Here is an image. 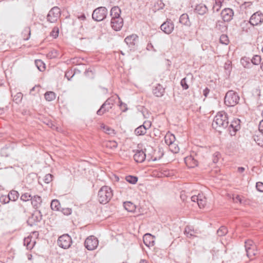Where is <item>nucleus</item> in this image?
<instances>
[{
	"label": "nucleus",
	"instance_id": "1",
	"mask_svg": "<svg viewBox=\"0 0 263 263\" xmlns=\"http://www.w3.org/2000/svg\"><path fill=\"white\" fill-rule=\"evenodd\" d=\"M229 124L228 115L223 111L218 112L214 118L212 126L214 128L217 129L226 128L228 127Z\"/></svg>",
	"mask_w": 263,
	"mask_h": 263
},
{
	"label": "nucleus",
	"instance_id": "2",
	"mask_svg": "<svg viewBox=\"0 0 263 263\" xmlns=\"http://www.w3.org/2000/svg\"><path fill=\"white\" fill-rule=\"evenodd\" d=\"M112 195L111 189L108 186H103L98 192V199L100 203L106 204L110 200Z\"/></svg>",
	"mask_w": 263,
	"mask_h": 263
},
{
	"label": "nucleus",
	"instance_id": "3",
	"mask_svg": "<svg viewBox=\"0 0 263 263\" xmlns=\"http://www.w3.org/2000/svg\"><path fill=\"white\" fill-rule=\"evenodd\" d=\"M239 101L237 93L233 90H229L226 94L224 103L228 106H234Z\"/></svg>",
	"mask_w": 263,
	"mask_h": 263
},
{
	"label": "nucleus",
	"instance_id": "4",
	"mask_svg": "<svg viewBox=\"0 0 263 263\" xmlns=\"http://www.w3.org/2000/svg\"><path fill=\"white\" fill-rule=\"evenodd\" d=\"M107 14V9L104 7H100L93 11L92 18L96 21L100 22L106 18Z\"/></svg>",
	"mask_w": 263,
	"mask_h": 263
},
{
	"label": "nucleus",
	"instance_id": "5",
	"mask_svg": "<svg viewBox=\"0 0 263 263\" xmlns=\"http://www.w3.org/2000/svg\"><path fill=\"white\" fill-rule=\"evenodd\" d=\"M72 239L68 234H64L59 237L58 240V244L62 248L68 249L71 245Z\"/></svg>",
	"mask_w": 263,
	"mask_h": 263
},
{
	"label": "nucleus",
	"instance_id": "6",
	"mask_svg": "<svg viewBox=\"0 0 263 263\" xmlns=\"http://www.w3.org/2000/svg\"><path fill=\"white\" fill-rule=\"evenodd\" d=\"M61 11L59 7H53L48 12L47 16V20L50 23H55L60 17Z\"/></svg>",
	"mask_w": 263,
	"mask_h": 263
},
{
	"label": "nucleus",
	"instance_id": "7",
	"mask_svg": "<svg viewBox=\"0 0 263 263\" xmlns=\"http://www.w3.org/2000/svg\"><path fill=\"white\" fill-rule=\"evenodd\" d=\"M99 241L94 236L88 237L84 242L85 248L88 250H93L98 246Z\"/></svg>",
	"mask_w": 263,
	"mask_h": 263
},
{
	"label": "nucleus",
	"instance_id": "8",
	"mask_svg": "<svg viewBox=\"0 0 263 263\" xmlns=\"http://www.w3.org/2000/svg\"><path fill=\"white\" fill-rule=\"evenodd\" d=\"M249 21L253 26L261 24L263 22V13L260 11L254 13L251 16Z\"/></svg>",
	"mask_w": 263,
	"mask_h": 263
},
{
	"label": "nucleus",
	"instance_id": "9",
	"mask_svg": "<svg viewBox=\"0 0 263 263\" xmlns=\"http://www.w3.org/2000/svg\"><path fill=\"white\" fill-rule=\"evenodd\" d=\"M240 121L238 119H234L231 121L230 125H228V128L231 136L235 135L236 132L238 131L240 128Z\"/></svg>",
	"mask_w": 263,
	"mask_h": 263
},
{
	"label": "nucleus",
	"instance_id": "10",
	"mask_svg": "<svg viewBox=\"0 0 263 263\" xmlns=\"http://www.w3.org/2000/svg\"><path fill=\"white\" fill-rule=\"evenodd\" d=\"M221 15L224 22H230L232 20L234 12L231 8H225L223 9L221 12Z\"/></svg>",
	"mask_w": 263,
	"mask_h": 263
},
{
	"label": "nucleus",
	"instance_id": "11",
	"mask_svg": "<svg viewBox=\"0 0 263 263\" xmlns=\"http://www.w3.org/2000/svg\"><path fill=\"white\" fill-rule=\"evenodd\" d=\"M111 28L115 31H119L123 26V20L122 17L111 19Z\"/></svg>",
	"mask_w": 263,
	"mask_h": 263
},
{
	"label": "nucleus",
	"instance_id": "12",
	"mask_svg": "<svg viewBox=\"0 0 263 263\" xmlns=\"http://www.w3.org/2000/svg\"><path fill=\"white\" fill-rule=\"evenodd\" d=\"M174 28V24L171 20L164 22L160 26L161 30L167 34L172 32Z\"/></svg>",
	"mask_w": 263,
	"mask_h": 263
},
{
	"label": "nucleus",
	"instance_id": "13",
	"mask_svg": "<svg viewBox=\"0 0 263 263\" xmlns=\"http://www.w3.org/2000/svg\"><path fill=\"white\" fill-rule=\"evenodd\" d=\"M138 41V36L135 34H133L127 36L125 39L124 42L127 44L130 48H134L136 44Z\"/></svg>",
	"mask_w": 263,
	"mask_h": 263
},
{
	"label": "nucleus",
	"instance_id": "14",
	"mask_svg": "<svg viewBox=\"0 0 263 263\" xmlns=\"http://www.w3.org/2000/svg\"><path fill=\"white\" fill-rule=\"evenodd\" d=\"M208 11V8L205 4H199L196 5L194 12L199 15H203Z\"/></svg>",
	"mask_w": 263,
	"mask_h": 263
},
{
	"label": "nucleus",
	"instance_id": "15",
	"mask_svg": "<svg viewBox=\"0 0 263 263\" xmlns=\"http://www.w3.org/2000/svg\"><path fill=\"white\" fill-rule=\"evenodd\" d=\"M146 155L142 150H137L134 155V159L138 163H142L145 159Z\"/></svg>",
	"mask_w": 263,
	"mask_h": 263
},
{
	"label": "nucleus",
	"instance_id": "16",
	"mask_svg": "<svg viewBox=\"0 0 263 263\" xmlns=\"http://www.w3.org/2000/svg\"><path fill=\"white\" fill-rule=\"evenodd\" d=\"M185 163L190 167H194L198 165V161L193 156H189L185 158Z\"/></svg>",
	"mask_w": 263,
	"mask_h": 263
},
{
	"label": "nucleus",
	"instance_id": "17",
	"mask_svg": "<svg viewBox=\"0 0 263 263\" xmlns=\"http://www.w3.org/2000/svg\"><path fill=\"white\" fill-rule=\"evenodd\" d=\"M164 92V89L163 86L159 84H157L156 86L154 87L153 89V94L157 97H162Z\"/></svg>",
	"mask_w": 263,
	"mask_h": 263
},
{
	"label": "nucleus",
	"instance_id": "18",
	"mask_svg": "<svg viewBox=\"0 0 263 263\" xmlns=\"http://www.w3.org/2000/svg\"><path fill=\"white\" fill-rule=\"evenodd\" d=\"M31 200V204L34 209H37L41 206L42 200L40 196L38 195H35L32 197Z\"/></svg>",
	"mask_w": 263,
	"mask_h": 263
},
{
	"label": "nucleus",
	"instance_id": "19",
	"mask_svg": "<svg viewBox=\"0 0 263 263\" xmlns=\"http://www.w3.org/2000/svg\"><path fill=\"white\" fill-rule=\"evenodd\" d=\"M143 242L146 246H153L154 244V238L151 234L147 233L143 236Z\"/></svg>",
	"mask_w": 263,
	"mask_h": 263
},
{
	"label": "nucleus",
	"instance_id": "20",
	"mask_svg": "<svg viewBox=\"0 0 263 263\" xmlns=\"http://www.w3.org/2000/svg\"><path fill=\"white\" fill-rule=\"evenodd\" d=\"M112 107L108 104H106L105 102L101 106L100 108L97 111V114L99 116H102L105 113L108 112L110 109H112Z\"/></svg>",
	"mask_w": 263,
	"mask_h": 263
},
{
	"label": "nucleus",
	"instance_id": "21",
	"mask_svg": "<svg viewBox=\"0 0 263 263\" xmlns=\"http://www.w3.org/2000/svg\"><path fill=\"white\" fill-rule=\"evenodd\" d=\"M9 212L12 213V214H16L20 212L25 213L26 212V210L25 208L21 204L17 205L15 204L11 207V210L9 211Z\"/></svg>",
	"mask_w": 263,
	"mask_h": 263
},
{
	"label": "nucleus",
	"instance_id": "22",
	"mask_svg": "<svg viewBox=\"0 0 263 263\" xmlns=\"http://www.w3.org/2000/svg\"><path fill=\"white\" fill-rule=\"evenodd\" d=\"M121 9L118 6L113 7L110 10V16H111V19L121 17Z\"/></svg>",
	"mask_w": 263,
	"mask_h": 263
},
{
	"label": "nucleus",
	"instance_id": "23",
	"mask_svg": "<svg viewBox=\"0 0 263 263\" xmlns=\"http://www.w3.org/2000/svg\"><path fill=\"white\" fill-rule=\"evenodd\" d=\"M179 22L185 26H190L191 25V22L189 20V17L186 13L182 14L179 18Z\"/></svg>",
	"mask_w": 263,
	"mask_h": 263
},
{
	"label": "nucleus",
	"instance_id": "24",
	"mask_svg": "<svg viewBox=\"0 0 263 263\" xmlns=\"http://www.w3.org/2000/svg\"><path fill=\"white\" fill-rule=\"evenodd\" d=\"M123 206L126 210L128 212H133L136 210L135 205L130 201L124 202Z\"/></svg>",
	"mask_w": 263,
	"mask_h": 263
},
{
	"label": "nucleus",
	"instance_id": "25",
	"mask_svg": "<svg viewBox=\"0 0 263 263\" xmlns=\"http://www.w3.org/2000/svg\"><path fill=\"white\" fill-rule=\"evenodd\" d=\"M164 141L165 143L169 145L172 144V143L175 142V137L173 134H167L164 137Z\"/></svg>",
	"mask_w": 263,
	"mask_h": 263
},
{
	"label": "nucleus",
	"instance_id": "26",
	"mask_svg": "<svg viewBox=\"0 0 263 263\" xmlns=\"http://www.w3.org/2000/svg\"><path fill=\"white\" fill-rule=\"evenodd\" d=\"M206 198L202 194H199V198L197 204L200 208H204L206 204Z\"/></svg>",
	"mask_w": 263,
	"mask_h": 263
},
{
	"label": "nucleus",
	"instance_id": "27",
	"mask_svg": "<svg viewBox=\"0 0 263 263\" xmlns=\"http://www.w3.org/2000/svg\"><path fill=\"white\" fill-rule=\"evenodd\" d=\"M195 231L191 227L186 226L185 228L184 234L187 237L191 238L192 236H195Z\"/></svg>",
	"mask_w": 263,
	"mask_h": 263
},
{
	"label": "nucleus",
	"instance_id": "28",
	"mask_svg": "<svg viewBox=\"0 0 263 263\" xmlns=\"http://www.w3.org/2000/svg\"><path fill=\"white\" fill-rule=\"evenodd\" d=\"M8 196L10 201H15L18 199L19 197V193L16 191L12 190L8 194Z\"/></svg>",
	"mask_w": 263,
	"mask_h": 263
},
{
	"label": "nucleus",
	"instance_id": "29",
	"mask_svg": "<svg viewBox=\"0 0 263 263\" xmlns=\"http://www.w3.org/2000/svg\"><path fill=\"white\" fill-rule=\"evenodd\" d=\"M252 26H253L252 25V24H251L250 21H244L243 23L241 24V27L242 31L246 32H248L250 30V28L252 27Z\"/></svg>",
	"mask_w": 263,
	"mask_h": 263
},
{
	"label": "nucleus",
	"instance_id": "30",
	"mask_svg": "<svg viewBox=\"0 0 263 263\" xmlns=\"http://www.w3.org/2000/svg\"><path fill=\"white\" fill-rule=\"evenodd\" d=\"M50 207L52 210L60 211V203L57 199L52 200L51 202Z\"/></svg>",
	"mask_w": 263,
	"mask_h": 263
},
{
	"label": "nucleus",
	"instance_id": "31",
	"mask_svg": "<svg viewBox=\"0 0 263 263\" xmlns=\"http://www.w3.org/2000/svg\"><path fill=\"white\" fill-rule=\"evenodd\" d=\"M34 243V241L31 243V238L29 236L25 238L24 239V246H26L28 249H31L33 248Z\"/></svg>",
	"mask_w": 263,
	"mask_h": 263
},
{
	"label": "nucleus",
	"instance_id": "32",
	"mask_svg": "<svg viewBox=\"0 0 263 263\" xmlns=\"http://www.w3.org/2000/svg\"><path fill=\"white\" fill-rule=\"evenodd\" d=\"M45 99L48 101H51L55 99V93L53 91H47L45 95Z\"/></svg>",
	"mask_w": 263,
	"mask_h": 263
},
{
	"label": "nucleus",
	"instance_id": "33",
	"mask_svg": "<svg viewBox=\"0 0 263 263\" xmlns=\"http://www.w3.org/2000/svg\"><path fill=\"white\" fill-rule=\"evenodd\" d=\"M117 98H118L119 100L120 99L118 96H112L108 98L104 102H105L106 104H108L112 107L116 103Z\"/></svg>",
	"mask_w": 263,
	"mask_h": 263
},
{
	"label": "nucleus",
	"instance_id": "34",
	"mask_svg": "<svg viewBox=\"0 0 263 263\" xmlns=\"http://www.w3.org/2000/svg\"><path fill=\"white\" fill-rule=\"evenodd\" d=\"M256 247L253 246L251 249L248 248V250L246 252L247 255L248 257L251 258L252 256L256 255L257 253V250H255Z\"/></svg>",
	"mask_w": 263,
	"mask_h": 263
},
{
	"label": "nucleus",
	"instance_id": "35",
	"mask_svg": "<svg viewBox=\"0 0 263 263\" xmlns=\"http://www.w3.org/2000/svg\"><path fill=\"white\" fill-rule=\"evenodd\" d=\"M228 232L227 228L225 226L220 227L217 231L218 236L221 237L226 235Z\"/></svg>",
	"mask_w": 263,
	"mask_h": 263
},
{
	"label": "nucleus",
	"instance_id": "36",
	"mask_svg": "<svg viewBox=\"0 0 263 263\" xmlns=\"http://www.w3.org/2000/svg\"><path fill=\"white\" fill-rule=\"evenodd\" d=\"M35 64L40 71H43L45 70V65L42 60H36L35 61Z\"/></svg>",
	"mask_w": 263,
	"mask_h": 263
},
{
	"label": "nucleus",
	"instance_id": "37",
	"mask_svg": "<svg viewBox=\"0 0 263 263\" xmlns=\"http://www.w3.org/2000/svg\"><path fill=\"white\" fill-rule=\"evenodd\" d=\"M223 1L224 0H215V4L213 5V9L218 12L221 8Z\"/></svg>",
	"mask_w": 263,
	"mask_h": 263
},
{
	"label": "nucleus",
	"instance_id": "38",
	"mask_svg": "<svg viewBox=\"0 0 263 263\" xmlns=\"http://www.w3.org/2000/svg\"><path fill=\"white\" fill-rule=\"evenodd\" d=\"M146 133V130L141 125L136 128L135 130V133L136 135H143Z\"/></svg>",
	"mask_w": 263,
	"mask_h": 263
},
{
	"label": "nucleus",
	"instance_id": "39",
	"mask_svg": "<svg viewBox=\"0 0 263 263\" xmlns=\"http://www.w3.org/2000/svg\"><path fill=\"white\" fill-rule=\"evenodd\" d=\"M125 179L128 182L133 184H135L138 181L137 177L130 175L126 176Z\"/></svg>",
	"mask_w": 263,
	"mask_h": 263
},
{
	"label": "nucleus",
	"instance_id": "40",
	"mask_svg": "<svg viewBox=\"0 0 263 263\" xmlns=\"http://www.w3.org/2000/svg\"><path fill=\"white\" fill-rule=\"evenodd\" d=\"M170 149L171 152L174 153H177L179 151V148L177 144L175 142L172 143V144H170L169 145Z\"/></svg>",
	"mask_w": 263,
	"mask_h": 263
},
{
	"label": "nucleus",
	"instance_id": "41",
	"mask_svg": "<svg viewBox=\"0 0 263 263\" xmlns=\"http://www.w3.org/2000/svg\"><path fill=\"white\" fill-rule=\"evenodd\" d=\"M101 127L103 129L104 132L105 133L108 135H111L114 134V130L111 128L107 126H106L104 124H102Z\"/></svg>",
	"mask_w": 263,
	"mask_h": 263
},
{
	"label": "nucleus",
	"instance_id": "42",
	"mask_svg": "<svg viewBox=\"0 0 263 263\" xmlns=\"http://www.w3.org/2000/svg\"><path fill=\"white\" fill-rule=\"evenodd\" d=\"M220 43L224 45H228L229 43L228 36L226 34H222L219 39Z\"/></svg>",
	"mask_w": 263,
	"mask_h": 263
},
{
	"label": "nucleus",
	"instance_id": "43",
	"mask_svg": "<svg viewBox=\"0 0 263 263\" xmlns=\"http://www.w3.org/2000/svg\"><path fill=\"white\" fill-rule=\"evenodd\" d=\"M32 196L28 193L23 194L21 196V200L23 201H28L31 200Z\"/></svg>",
	"mask_w": 263,
	"mask_h": 263
},
{
	"label": "nucleus",
	"instance_id": "44",
	"mask_svg": "<svg viewBox=\"0 0 263 263\" xmlns=\"http://www.w3.org/2000/svg\"><path fill=\"white\" fill-rule=\"evenodd\" d=\"M23 94L21 92H17L14 97H13V101H15L16 103H19L21 102L23 99Z\"/></svg>",
	"mask_w": 263,
	"mask_h": 263
},
{
	"label": "nucleus",
	"instance_id": "45",
	"mask_svg": "<svg viewBox=\"0 0 263 263\" xmlns=\"http://www.w3.org/2000/svg\"><path fill=\"white\" fill-rule=\"evenodd\" d=\"M251 62L254 65H258L261 62L260 56L258 55H254L251 59Z\"/></svg>",
	"mask_w": 263,
	"mask_h": 263
},
{
	"label": "nucleus",
	"instance_id": "46",
	"mask_svg": "<svg viewBox=\"0 0 263 263\" xmlns=\"http://www.w3.org/2000/svg\"><path fill=\"white\" fill-rule=\"evenodd\" d=\"M10 199L8 195H2L0 197V202L3 204H6L9 203Z\"/></svg>",
	"mask_w": 263,
	"mask_h": 263
},
{
	"label": "nucleus",
	"instance_id": "47",
	"mask_svg": "<svg viewBox=\"0 0 263 263\" xmlns=\"http://www.w3.org/2000/svg\"><path fill=\"white\" fill-rule=\"evenodd\" d=\"M59 33V29L58 27H54L53 28L52 31L51 32L50 35H51V36H52V37H53L55 39L58 36Z\"/></svg>",
	"mask_w": 263,
	"mask_h": 263
},
{
	"label": "nucleus",
	"instance_id": "48",
	"mask_svg": "<svg viewBox=\"0 0 263 263\" xmlns=\"http://www.w3.org/2000/svg\"><path fill=\"white\" fill-rule=\"evenodd\" d=\"M180 84L183 89L186 90L189 88V85L187 84V80L186 78H184L181 80Z\"/></svg>",
	"mask_w": 263,
	"mask_h": 263
},
{
	"label": "nucleus",
	"instance_id": "49",
	"mask_svg": "<svg viewBox=\"0 0 263 263\" xmlns=\"http://www.w3.org/2000/svg\"><path fill=\"white\" fill-rule=\"evenodd\" d=\"M62 213L66 216L69 215L71 214L72 210L70 208H62L61 210H60Z\"/></svg>",
	"mask_w": 263,
	"mask_h": 263
},
{
	"label": "nucleus",
	"instance_id": "50",
	"mask_svg": "<svg viewBox=\"0 0 263 263\" xmlns=\"http://www.w3.org/2000/svg\"><path fill=\"white\" fill-rule=\"evenodd\" d=\"M27 33L28 35L26 37L24 35V40H28L30 38V34H31L30 28L27 27L24 29L23 34H25V33Z\"/></svg>",
	"mask_w": 263,
	"mask_h": 263
},
{
	"label": "nucleus",
	"instance_id": "51",
	"mask_svg": "<svg viewBox=\"0 0 263 263\" xmlns=\"http://www.w3.org/2000/svg\"><path fill=\"white\" fill-rule=\"evenodd\" d=\"M53 176L50 174H46L44 177V181L46 183H49L52 180Z\"/></svg>",
	"mask_w": 263,
	"mask_h": 263
},
{
	"label": "nucleus",
	"instance_id": "52",
	"mask_svg": "<svg viewBox=\"0 0 263 263\" xmlns=\"http://www.w3.org/2000/svg\"><path fill=\"white\" fill-rule=\"evenodd\" d=\"M117 143L115 141H110L107 142L106 146L111 148H115L117 147Z\"/></svg>",
	"mask_w": 263,
	"mask_h": 263
},
{
	"label": "nucleus",
	"instance_id": "53",
	"mask_svg": "<svg viewBox=\"0 0 263 263\" xmlns=\"http://www.w3.org/2000/svg\"><path fill=\"white\" fill-rule=\"evenodd\" d=\"M85 74L86 76L90 78H93L94 75L93 71L90 68L86 70Z\"/></svg>",
	"mask_w": 263,
	"mask_h": 263
},
{
	"label": "nucleus",
	"instance_id": "54",
	"mask_svg": "<svg viewBox=\"0 0 263 263\" xmlns=\"http://www.w3.org/2000/svg\"><path fill=\"white\" fill-rule=\"evenodd\" d=\"M253 242L252 240H249L245 242V248L246 252L248 250V248L251 249L253 246H255L253 245Z\"/></svg>",
	"mask_w": 263,
	"mask_h": 263
},
{
	"label": "nucleus",
	"instance_id": "55",
	"mask_svg": "<svg viewBox=\"0 0 263 263\" xmlns=\"http://www.w3.org/2000/svg\"><path fill=\"white\" fill-rule=\"evenodd\" d=\"M47 57L50 59L55 58L57 57V52L56 50H52L47 54Z\"/></svg>",
	"mask_w": 263,
	"mask_h": 263
},
{
	"label": "nucleus",
	"instance_id": "56",
	"mask_svg": "<svg viewBox=\"0 0 263 263\" xmlns=\"http://www.w3.org/2000/svg\"><path fill=\"white\" fill-rule=\"evenodd\" d=\"M256 187L258 191L263 192V183L261 182H257L256 184Z\"/></svg>",
	"mask_w": 263,
	"mask_h": 263
},
{
	"label": "nucleus",
	"instance_id": "57",
	"mask_svg": "<svg viewBox=\"0 0 263 263\" xmlns=\"http://www.w3.org/2000/svg\"><path fill=\"white\" fill-rule=\"evenodd\" d=\"M219 156H220V154L218 152L215 153L213 155V162L214 163H216L218 161Z\"/></svg>",
	"mask_w": 263,
	"mask_h": 263
},
{
	"label": "nucleus",
	"instance_id": "58",
	"mask_svg": "<svg viewBox=\"0 0 263 263\" xmlns=\"http://www.w3.org/2000/svg\"><path fill=\"white\" fill-rule=\"evenodd\" d=\"M74 74H72V70L67 71L65 74V76L67 78L68 80H70L71 78H72Z\"/></svg>",
	"mask_w": 263,
	"mask_h": 263
},
{
	"label": "nucleus",
	"instance_id": "59",
	"mask_svg": "<svg viewBox=\"0 0 263 263\" xmlns=\"http://www.w3.org/2000/svg\"><path fill=\"white\" fill-rule=\"evenodd\" d=\"M77 17L80 20V21H85L86 19V15L84 13H79L77 15Z\"/></svg>",
	"mask_w": 263,
	"mask_h": 263
},
{
	"label": "nucleus",
	"instance_id": "60",
	"mask_svg": "<svg viewBox=\"0 0 263 263\" xmlns=\"http://www.w3.org/2000/svg\"><path fill=\"white\" fill-rule=\"evenodd\" d=\"M141 126L146 130L151 126V123L149 121H145Z\"/></svg>",
	"mask_w": 263,
	"mask_h": 263
},
{
	"label": "nucleus",
	"instance_id": "61",
	"mask_svg": "<svg viewBox=\"0 0 263 263\" xmlns=\"http://www.w3.org/2000/svg\"><path fill=\"white\" fill-rule=\"evenodd\" d=\"M146 49L148 51H156V50L154 48L153 44L151 43H148L146 46Z\"/></svg>",
	"mask_w": 263,
	"mask_h": 263
},
{
	"label": "nucleus",
	"instance_id": "62",
	"mask_svg": "<svg viewBox=\"0 0 263 263\" xmlns=\"http://www.w3.org/2000/svg\"><path fill=\"white\" fill-rule=\"evenodd\" d=\"M233 200L235 202H239L240 203H242V199L239 195H237L235 197H234Z\"/></svg>",
	"mask_w": 263,
	"mask_h": 263
},
{
	"label": "nucleus",
	"instance_id": "63",
	"mask_svg": "<svg viewBox=\"0 0 263 263\" xmlns=\"http://www.w3.org/2000/svg\"><path fill=\"white\" fill-rule=\"evenodd\" d=\"M120 106L121 108L122 109L123 111H125L126 110H127V108L126 106V104L125 103L122 102L121 101H120Z\"/></svg>",
	"mask_w": 263,
	"mask_h": 263
},
{
	"label": "nucleus",
	"instance_id": "64",
	"mask_svg": "<svg viewBox=\"0 0 263 263\" xmlns=\"http://www.w3.org/2000/svg\"><path fill=\"white\" fill-rule=\"evenodd\" d=\"M258 129H259V130L263 134V120H262L260 123H259V126H258Z\"/></svg>",
	"mask_w": 263,
	"mask_h": 263
}]
</instances>
